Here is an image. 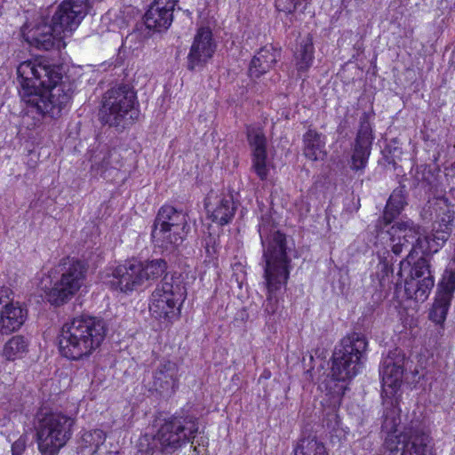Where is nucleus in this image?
<instances>
[{"label": "nucleus", "mask_w": 455, "mask_h": 455, "mask_svg": "<svg viewBox=\"0 0 455 455\" xmlns=\"http://www.w3.org/2000/svg\"><path fill=\"white\" fill-rule=\"evenodd\" d=\"M16 72L20 98L29 111L44 117L60 116L73 93L71 84L62 81L61 68L40 58L20 62Z\"/></svg>", "instance_id": "obj_1"}, {"label": "nucleus", "mask_w": 455, "mask_h": 455, "mask_svg": "<svg viewBox=\"0 0 455 455\" xmlns=\"http://www.w3.org/2000/svg\"><path fill=\"white\" fill-rule=\"evenodd\" d=\"M259 233L263 246L264 278L267 289L265 310L274 314L277 309L276 292L286 284L290 275L286 236L270 224L268 218L263 219L259 225Z\"/></svg>", "instance_id": "obj_2"}, {"label": "nucleus", "mask_w": 455, "mask_h": 455, "mask_svg": "<svg viewBox=\"0 0 455 455\" xmlns=\"http://www.w3.org/2000/svg\"><path fill=\"white\" fill-rule=\"evenodd\" d=\"M400 423L395 408L384 415L382 429L387 435L378 455H427L430 436L424 424L419 420H411L396 434Z\"/></svg>", "instance_id": "obj_3"}, {"label": "nucleus", "mask_w": 455, "mask_h": 455, "mask_svg": "<svg viewBox=\"0 0 455 455\" xmlns=\"http://www.w3.org/2000/svg\"><path fill=\"white\" fill-rule=\"evenodd\" d=\"M75 419L61 412L41 410L36 414V442L42 455H57L73 435Z\"/></svg>", "instance_id": "obj_4"}, {"label": "nucleus", "mask_w": 455, "mask_h": 455, "mask_svg": "<svg viewBox=\"0 0 455 455\" xmlns=\"http://www.w3.org/2000/svg\"><path fill=\"white\" fill-rule=\"evenodd\" d=\"M367 340L358 333L343 338L332 355L331 375L338 381L355 378L366 359Z\"/></svg>", "instance_id": "obj_5"}, {"label": "nucleus", "mask_w": 455, "mask_h": 455, "mask_svg": "<svg viewBox=\"0 0 455 455\" xmlns=\"http://www.w3.org/2000/svg\"><path fill=\"white\" fill-rule=\"evenodd\" d=\"M187 291L180 276L165 275L153 291L149 310L153 317L170 323L177 317Z\"/></svg>", "instance_id": "obj_6"}, {"label": "nucleus", "mask_w": 455, "mask_h": 455, "mask_svg": "<svg viewBox=\"0 0 455 455\" xmlns=\"http://www.w3.org/2000/svg\"><path fill=\"white\" fill-rule=\"evenodd\" d=\"M136 95L127 84L108 90L103 96L100 109L101 123L116 128H124L132 123L137 112L133 109Z\"/></svg>", "instance_id": "obj_7"}, {"label": "nucleus", "mask_w": 455, "mask_h": 455, "mask_svg": "<svg viewBox=\"0 0 455 455\" xmlns=\"http://www.w3.org/2000/svg\"><path fill=\"white\" fill-rule=\"evenodd\" d=\"M198 430L196 417L175 415L164 420L155 435L154 440L160 444L163 452H173L183 444L191 442Z\"/></svg>", "instance_id": "obj_8"}, {"label": "nucleus", "mask_w": 455, "mask_h": 455, "mask_svg": "<svg viewBox=\"0 0 455 455\" xmlns=\"http://www.w3.org/2000/svg\"><path fill=\"white\" fill-rule=\"evenodd\" d=\"M61 276L47 293L52 305L60 306L70 299L81 288L85 278L86 266L80 260L63 259L60 264Z\"/></svg>", "instance_id": "obj_9"}, {"label": "nucleus", "mask_w": 455, "mask_h": 455, "mask_svg": "<svg viewBox=\"0 0 455 455\" xmlns=\"http://www.w3.org/2000/svg\"><path fill=\"white\" fill-rule=\"evenodd\" d=\"M385 239L388 241V246L395 256L408 250H413L414 254L416 248L421 247L422 243L419 227L411 220L396 222L387 231L378 230L376 245Z\"/></svg>", "instance_id": "obj_10"}, {"label": "nucleus", "mask_w": 455, "mask_h": 455, "mask_svg": "<svg viewBox=\"0 0 455 455\" xmlns=\"http://www.w3.org/2000/svg\"><path fill=\"white\" fill-rule=\"evenodd\" d=\"M88 9V0L62 1L52 18L57 33H62L65 36L71 34L87 15Z\"/></svg>", "instance_id": "obj_11"}, {"label": "nucleus", "mask_w": 455, "mask_h": 455, "mask_svg": "<svg viewBox=\"0 0 455 455\" xmlns=\"http://www.w3.org/2000/svg\"><path fill=\"white\" fill-rule=\"evenodd\" d=\"M85 330L78 328L73 319L63 324L58 337L61 355L70 360H79L92 354L83 338Z\"/></svg>", "instance_id": "obj_12"}, {"label": "nucleus", "mask_w": 455, "mask_h": 455, "mask_svg": "<svg viewBox=\"0 0 455 455\" xmlns=\"http://www.w3.org/2000/svg\"><path fill=\"white\" fill-rule=\"evenodd\" d=\"M369 114L364 112L360 117L359 129L352 148L350 168L355 172H363L368 163L374 139Z\"/></svg>", "instance_id": "obj_13"}, {"label": "nucleus", "mask_w": 455, "mask_h": 455, "mask_svg": "<svg viewBox=\"0 0 455 455\" xmlns=\"http://www.w3.org/2000/svg\"><path fill=\"white\" fill-rule=\"evenodd\" d=\"M179 366L175 362L162 359L156 363L152 371L150 391L163 397H171L179 387Z\"/></svg>", "instance_id": "obj_14"}, {"label": "nucleus", "mask_w": 455, "mask_h": 455, "mask_svg": "<svg viewBox=\"0 0 455 455\" xmlns=\"http://www.w3.org/2000/svg\"><path fill=\"white\" fill-rule=\"evenodd\" d=\"M12 291L7 287L0 288V332L9 334L19 330L27 318V309L11 298Z\"/></svg>", "instance_id": "obj_15"}, {"label": "nucleus", "mask_w": 455, "mask_h": 455, "mask_svg": "<svg viewBox=\"0 0 455 455\" xmlns=\"http://www.w3.org/2000/svg\"><path fill=\"white\" fill-rule=\"evenodd\" d=\"M216 46L212 30L206 27L199 28L188 55V68L195 70L196 68L204 67L213 56Z\"/></svg>", "instance_id": "obj_16"}, {"label": "nucleus", "mask_w": 455, "mask_h": 455, "mask_svg": "<svg viewBox=\"0 0 455 455\" xmlns=\"http://www.w3.org/2000/svg\"><path fill=\"white\" fill-rule=\"evenodd\" d=\"M142 269V262L138 260H132L116 267L112 274L111 285L123 292L133 291L143 283Z\"/></svg>", "instance_id": "obj_17"}, {"label": "nucleus", "mask_w": 455, "mask_h": 455, "mask_svg": "<svg viewBox=\"0 0 455 455\" xmlns=\"http://www.w3.org/2000/svg\"><path fill=\"white\" fill-rule=\"evenodd\" d=\"M177 0H155L145 13V25L155 31L166 30L172 24Z\"/></svg>", "instance_id": "obj_18"}, {"label": "nucleus", "mask_w": 455, "mask_h": 455, "mask_svg": "<svg viewBox=\"0 0 455 455\" xmlns=\"http://www.w3.org/2000/svg\"><path fill=\"white\" fill-rule=\"evenodd\" d=\"M64 36L62 33H57L52 22L51 24L41 23L29 31L27 40L39 50H60L65 47Z\"/></svg>", "instance_id": "obj_19"}, {"label": "nucleus", "mask_w": 455, "mask_h": 455, "mask_svg": "<svg viewBox=\"0 0 455 455\" xmlns=\"http://www.w3.org/2000/svg\"><path fill=\"white\" fill-rule=\"evenodd\" d=\"M405 364V356L398 349L390 352L381 363L379 373L382 377V385L396 389L403 379Z\"/></svg>", "instance_id": "obj_20"}, {"label": "nucleus", "mask_w": 455, "mask_h": 455, "mask_svg": "<svg viewBox=\"0 0 455 455\" xmlns=\"http://www.w3.org/2000/svg\"><path fill=\"white\" fill-rule=\"evenodd\" d=\"M205 209L212 222L224 226L232 220L236 207L232 196H213L211 194L206 198Z\"/></svg>", "instance_id": "obj_21"}, {"label": "nucleus", "mask_w": 455, "mask_h": 455, "mask_svg": "<svg viewBox=\"0 0 455 455\" xmlns=\"http://www.w3.org/2000/svg\"><path fill=\"white\" fill-rule=\"evenodd\" d=\"M74 323L78 328L87 329L83 334V338L92 353L103 342L106 336V325L103 320L90 315H79L73 318Z\"/></svg>", "instance_id": "obj_22"}, {"label": "nucleus", "mask_w": 455, "mask_h": 455, "mask_svg": "<svg viewBox=\"0 0 455 455\" xmlns=\"http://www.w3.org/2000/svg\"><path fill=\"white\" fill-rule=\"evenodd\" d=\"M424 275H433L429 259L421 256L415 259L413 250H410L406 258L399 263L398 278L405 282L409 279L423 278Z\"/></svg>", "instance_id": "obj_23"}, {"label": "nucleus", "mask_w": 455, "mask_h": 455, "mask_svg": "<svg viewBox=\"0 0 455 455\" xmlns=\"http://www.w3.org/2000/svg\"><path fill=\"white\" fill-rule=\"evenodd\" d=\"M281 58V51L272 45H266L259 49L251 61L249 75L252 78H259L268 72Z\"/></svg>", "instance_id": "obj_24"}, {"label": "nucleus", "mask_w": 455, "mask_h": 455, "mask_svg": "<svg viewBox=\"0 0 455 455\" xmlns=\"http://www.w3.org/2000/svg\"><path fill=\"white\" fill-rule=\"evenodd\" d=\"M154 228H174V231L189 228L186 213L171 205H164L160 208Z\"/></svg>", "instance_id": "obj_25"}, {"label": "nucleus", "mask_w": 455, "mask_h": 455, "mask_svg": "<svg viewBox=\"0 0 455 455\" xmlns=\"http://www.w3.org/2000/svg\"><path fill=\"white\" fill-rule=\"evenodd\" d=\"M188 230L189 228L174 231V228H154L151 235L156 244L168 250L182 244Z\"/></svg>", "instance_id": "obj_26"}, {"label": "nucleus", "mask_w": 455, "mask_h": 455, "mask_svg": "<svg viewBox=\"0 0 455 455\" xmlns=\"http://www.w3.org/2000/svg\"><path fill=\"white\" fill-rule=\"evenodd\" d=\"M405 204L406 200L403 188H395L390 195L386 204L383 216L379 219L376 228H381L382 225L387 226L390 224L400 215Z\"/></svg>", "instance_id": "obj_27"}, {"label": "nucleus", "mask_w": 455, "mask_h": 455, "mask_svg": "<svg viewBox=\"0 0 455 455\" xmlns=\"http://www.w3.org/2000/svg\"><path fill=\"white\" fill-rule=\"evenodd\" d=\"M324 136L315 129H308L303 135V154L311 161L324 157L326 152Z\"/></svg>", "instance_id": "obj_28"}, {"label": "nucleus", "mask_w": 455, "mask_h": 455, "mask_svg": "<svg viewBox=\"0 0 455 455\" xmlns=\"http://www.w3.org/2000/svg\"><path fill=\"white\" fill-rule=\"evenodd\" d=\"M435 285L434 275H424L416 280L409 279L404 283V291L408 299L417 302H424Z\"/></svg>", "instance_id": "obj_29"}, {"label": "nucleus", "mask_w": 455, "mask_h": 455, "mask_svg": "<svg viewBox=\"0 0 455 455\" xmlns=\"http://www.w3.org/2000/svg\"><path fill=\"white\" fill-rule=\"evenodd\" d=\"M453 292L452 290L441 289L438 285V292L429 312V319L436 324H442L445 321Z\"/></svg>", "instance_id": "obj_30"}, {"label": "nucleus", "mask_w": 455, "mask_h": 455, "mask_svg": "<svg viewBox=\"0 0 455 455\" xmlns=\"http://www.w3.org/2000/svg\"><path fill=\"white\" fill-rule=\"evenodd\" d=\"M314 46L309 36L302 38L299 43L295 56L299 71H306L313 61Z\"/></svg>", "instance_id": "obj_31"}, {"label": "nucleus", "mask_w": 455, "mask_h": 455, "mask_svg": "<svg viewBox=\"0 0 455 455\" xmlns=\"http://www.w3.org/2000/svg\"><path fill=\"white\" fill-rule=\"evenodd\" d=\"M28 342L23 336H13L4 344L3 355L9 361H14L28 352Z\"/></svg>", "instance_id": "obj_32"}, {"label": "nucleus", "mask_w": 455, "mask_h": 455, "mask_svg": "<svg viewBox=\"0 0 455 455\" xmlns=\"http://www.w3.org/2000/svg\"><path fill=\"white\" fill-rule=\"evenodd\" d=\"M451 230V227L445 226L444 229H442V227L434 225L432 234L424 238L425 242L427 243L426 250L428 251L429 253L437 252L449 239Z\"/></svg>", "instance_id": "obj_33"}, {"label": "nucleus", "mask_w": 455, "mask_h": 455, "mask_svg": "<svg viewBox=\"0 0 455 455\" xmlns=\"http://www.w3.org/2000/svg\"><path fill=\"white\" fill-rule=\"evenodd\" d=\"M294 455H328V452L322 442L308 436L299 440L294 449Z\"/></svg>", "instance_id": "obj_34"}, {"label": "nucleus", "mask_w": 455, "mask_h": 455, "mask_svg": "<svg viewBox=\"0 0 455 455\" xmlns=\"http://www.w3.org/2000/svg\"><path fill=\"white\" fill-rule=\"evenodd\" d=\"M142 267L141 277L144 283L162 276L167 269V262L163 259H156L142 262Z\"/></svg>", "instance_id": "obj_35"}, {"label": "nucleus", "mask_w": 455, "mask_h": 455, "mask_svg": "<svg viewBox=\"0 0 455 455\" xmlns=\"http://www.w3.org/2000/svg\"><path fill=\"white\" fill-rule=\"evenodd\" d=\"M247 138L252 154L267 153V139L261 128L249 127L247 129Z\"/></svg>", "instance_id": "obj_36"}, {"label": "nucleus", "mask_w": 455, "mask_h": 455, "mask_svg": "<svg viewBox=\"0 0 455 455\" xmlns=\"http://www.w3.org/2000/svg\"><path fill=\"white\" fill-rule=\"evenodd\" d=\"M394 269L392 265L385 258H380L373 275L378 279L380 288H385L387 284L392 282Z\"/></svg>", "instance_id": "obj_37"}, {"label": "nucleus", "mask_w": 455, "mask_h": 455, "mask_svg": "<svg viewBox=\"0 0 455 455\" xmlns=\"http://www.w3.org/2000/svg\"><path fill=\"white\" fill-rule=\"evenodd\" d=\"M106 441V434L101 429H93L82 435V443L85 447H91L95 452Z\"/></svg>", "instance_id": "obj_38"}, {"label": "nucleus", "mask_w": 455, "mask_h": 455, "mask_svg": "<svg viewBox=\"0 0 455 455\" xmlns=\"http://www.w3.org/2000/svg\"><path fill=\"white\" fill-rule=\"evenodd\" d=\"M251 168L261 180H266L268 175V169L267 166V153L252 154Z\"/></svg>", "instance_id": "obj_39"}, {"label": "nucleus", "mask_w": 455, "mask_h": 455, "mask_svg": "<svg viewBox=\"0 0 455 455\" xmlns=\"http://www.w3.org/2000/svg\"><path fill=\"white\" fill-rule=\"evenodd\" d=\"M441 289H449L455 291V256L448 264L443 278L438 284Z\"/></svg>", "instance_id": "obj_40"}, {"label": "nucleus", "mask_w": 455, "mask_h": 455, "mask_svg": "<svg viewBox=\"0 0 455 455\" xmlns=\"http://www.w3.org/2000/svg\"><path fill=\"white\" fill-rule=\"evenodd\" d=\"M299 3V0H275V7L279 12L291 13L296 10Z\"/></svg>", "instance_id": "obj_41"}, {"label": "nucleus", "mask_w": 455, "mask_h": 455, "mask_svg": "<svg viewBox=\"0 0 455 455\" xmlns=\"http://www.w3.org/2000/svg\"><path fill=\"white\" fill-rule=\"evenodd\" d=\"M28 437L25 435H20L12 444V455H22L27 447Z\"/></svg>", "instance_id": "obj_42"}, {"label": "nucleus", "mask_w": 455, "mask_h": 455, "mask_svg": "<svg viewBox=\"0 0 455 455\" xmlns=\"http://www.w3.org/2000/svg\"><path fill=\"white\" fill-rule=\"evenodd\" d=\"M452 220H453V215L451 213L450 211H447L443 214V216L434 223V225H436L438 227H442V225L452 227Z\"/></svg>", "instance_id": "obj_43"}, {"label": "nucleus", "mask_w": 455, "mask_h": 455, "mask_svg": "<svg viewBox=\"0 0 455 455\" xmlns=\"http://www.w3.org/2000/svg\"><path fill=\"white\" fill-rule=\"evenodd\" d=\"M415 179L418 180V186H421L423 188L427 189L430 188V181L426 177V172H417L415 175Z\"/></svg>", "instance_id": "obj_44"}, {"label": "nucleus", "mask_w": 455, "mask_h": 455, "mask_svg": "<svg viewBox=\"0 0 455 455\" xmlns=\"http://www.w3.org/2000/svg\"><path fill=\"white\" fill-rule=\"evenodd\" d=\"M109 164V162L107 160V157L104 156L102 159V162L97 163L96 161L92 164V168H96L97 170H100V174L102 175L103 172L107 170L108 166Z\"/></svg>", "instance_id": "obj_45"}, {"label": "nucleus", "mask_w": 455, "mask_h": 455, "mask_svg": "<svg viewBox=\"0 0 455 455\" xmlns=\"http://www.w3.org/2000/svg\"><path fill=\"white\" fill-rule=\"evenodd\" d=\"M210 242H212V237H209V241L206 242L205 249H206L207 254L212 256L215 253V250L213 247L212 249L210 248V245H209Z\"/></svg>", "instance_id": "obj_46"}, {"label": "nucleus", "mask_w": 455, "mask_h": 455, "mask_svg": "<svg viewBox=\"0 0 455 455\" xmlns=\"http://www.w3.org/2000/svg\"><path fill=\"white\" fill-rule=\"evenodd\" d=\"M148 436H145L144 438L140 439V446L143 447V441H148Z\"/></svg>", "instance_id": "obj_47"}, {"label": "nucleus", "mask_w": 455, "mask_h": 455, "mask_svg": "<svg viewBox=\"0 0 455 455\" xmlns=\"http://www.w3.org/2000/svg\"><path fill=\"white\" fill-rule=\"evenodd\" d=\"M154 451V447H151L149 446V444L148 445V448L146 449V451L149 452V451Z\"/></svg>", "instance_id": "obj_48"}, {"label": "nucleus", "mask_w": 455, "mask_h": 455, "mask_svg": "<svg viewBox=\"0 0 455 455\" xmlns=\"http://www.w3.org/2000/svg\"><path fill=\"white\" fill-rule=\"evenodd\" d=\"M194 451H195L196 452H199V451H197V447H196V446H195V447H194Z\"/></svg>", "instance_id": "obj_49"}]
</instances>
